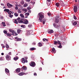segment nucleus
Listing matches in <instances>:
<instances>
[{
	"label": "nucleus",
	"mask_w": 79,
	"mask_h": 79,
	"mask_svg": "<svg viewBox=\"0 0 79 79\" xmlns=\"http://www.w3.org/2000/svg\"><path fill=\"white\" fill-rule=\"evenodd\" d=\"M34 75L35 76H37V74L36 73H34Z\"/></svg>",
	"instance_id": "603ef678"
},
{
	"label": "nucleus",
	"mask_w": 79,
	"mask_h": 79,
	"mask_svg": "<svg viewBox=\"0 0 79 79\" xmlns=\"http://www.w3.org/2000/svg\"><path fill=\"white\" fill-rule=\"evenodd\" d=\"M0 61H3V57H1L0 58Z\"/></svg>",
	"instance_id": "79ce46f5"
},
{
	"label": "nucleus",
	"mask_w": 79,
	"mask_h": 79,
	"mask_svg": "<svg viewBox=\"0 0 79 79\" xmlns=\"http://www.w3.org/2000/svg\"><path fill=\"white\" fill-rule=\"evenodd\" d=\"M31 1V0H26V2H29Z\"/></svg>",
	"instance_id": "bf43d9fd"
},
{
	"label": "nucleus",
	"mask_w": 79,
	"mask_h": 79,
	"mask_svg": "<svg viewBox=\"0 0 79 79\" xmlns=\"http://www.w3.org/2000/svg\"><path fill=\"white\" fill-rule=\"evenodd\" d=\"M43 42H48V39H46V38H44L43 39Z\"/></svg>",
	"instance_id": "2eb2a0df"
},
{
	"label": "nucleus",
	"mask_w": 79,
	"mask_h": 79,
	"mask_svg": "<svg viewBox=\"0 0 79 79\" xmlns=\"http://www.w3.org/2000/svg\"><path fill=\"white\" fill-rule=\"evenodd\" d=\"M35 44H36L35 43V42H33V43L32 44L33 45H35Z\"/></svg>",
	"instance_id": "8fccbe9b"
},
{
	"label": "nucleus",
	"mask_w": 79,
	"mask_h": 79,
	"mask_svg": "<svg viewBox=\"0 0 79 79\" xmlns=\"http://www.w3.org/2000/svg\"><path fill=\"white\" fill-rule=\"evenodd\" d=\"M24 74V73L23 72H21L19 73V76H23Z\"/></svg>",
	"instance_id": "a211bd4d"
},
{
	"label": "nucleus",
	"mask_w": 79,
	"mask_h": 79,
	"mask_svg": "<svg viewBox=\"0 0 79 79\" xmlns=\"http://www.w3.org/2000/svg\"><path fill=\"white\" fill-rule=\"evenodd\" d=\"M20 16L21 17V18H23L24 17V15H23V14H20Z\"/></svg>",
	"instance_id": "4be33fe9"
},
{
	"label": "nucleus",
	"mask_w": 79,
	"mask_h": 79,
	"mask_svg": "<svg viewBox=\"0 0 79 79\" xmlns=\"http://www.w3.org/2000/svg\"><path fill=\"white\" fill-rule=\"evenodd\" d=\"M31 3L33 5H34V4H35V2H32L31 1Z\"/></svg>",
	"instance_id": "09e8293b"
},
{
	"label": "nucleus",
	"mask_w": 79,
	"mask_h": 79,
	"mask_svg": "<svg viewBox=\"0 0 79 79\" xmlns=\"http://www.w3.org/2000/svg\"><path fill=\"white\" fill-rule=\"evenodd\" d=\"M1 19H3V16H1L0 17Z\"/></svg>",
	"instance_id": "0e129e2a"
},
{
	"label": "nucleus",
	"mask_w": 79,
	"mask_h": 79,
	"mask_svg": "<svg viewBox=\"0 0 79 79\" xmlns=\"http://www.w3.org/2000/svg\"><path fill=\"white\" fill-rule=\"evenodd\" d=\"M57 43H58V42L56 41H54V45H56V44H57Z\"/></svg>",
	"instance_id": "37998d69"
},
{
	"label": "nucleus",
	"mask_w": 79,
	"mask_h": 79,
	"mask_svg": "<svg viewBox=\"0 0 79 79\" xmlns=\"http://www.w3.org/2000/svg\"><path fill=\"white\" fill-rule=\"evenodd\" d=\"M74 19H77V18H76V16H74Z\"/></svg>",
	"instance_id": "6e6d98bb"
},
{
	"label": "nucleus",
	"mask_w": 79,
	"mask_h": 79,
	"mask_svg": "<svg viewBox=\"0 0 79 79\" xmlns=\"http://www.w3.org/2000/svg\"><path fill=\"white\" fill-rule=\"evenodd\" d=\"M55 21H56V23H58L59 22V19H58L56 18Z\"/></svg>",
	"instance_id": "412c9836"
},
{
	"label": "nucleus",
	"mask_w": 79,
	"mask_h": 79,
	"mask_svg": "<svg viewBox=\"0 0 79 79\" xmlns=\"http://www.w3.org/2000/svg\"><path fill=\"white\" fill-rule=\"evenodd\" d=\"M39 69L40 71H42V68H40Z\"/></svg>",
	"instance_id": "13d9d810"
},
{
	"label": "nucleus",
	"mask_w": 79,
	"mask_h": 79,
	"mask_svg": "<svg viewBox=\"0 0 79 79\" xmlns=\"http://www.w3.org/2000/svg\"><path fill=\"white\" fill-rule=\"evenodd\" d=\"M52 51L53 52H54V53H55V49L54 48H52Z\"/></svg>",
	"instance_id": "c756f323"
},
{
	"label": "nucleus",
	"mask_w": 79,
	"mask_h": 79,
	"mask_svg": "<svg viewBox=\"0 0 79 79\" xmlns=\"http://www.w3.org/2000/svg\"><path fill=\"white\" fill-rule=\"evenodd\" d=\"M2 26L4 27H5V26H6V24H5V22H2Z\"/></svg>",
	"instance_id": "f3484780"
},
{
	"label": "nucleus",
	"mask_w": 79,
	"mask_h": 79,
	"mask_svg": "<svg viewBox=\"0 0 79 79\" xmlns=\"http://www.w3.org/2000/svg\"><path fill=\"white\" fill-rule=\"evenodd\" d=\"M38 46L39 47H42V44L40 43H38Z\"/></svg>",
	"instance_id": "5701e85b"
},
{
	"label": "nucleus",
	"mask_w": 79,
	"mask_h": 79,
	"mask_svg": "<svg viewBox=\"0 0 79 79\" xmlns=\"http://www.w3.org/2000/svg\"><path fill=\"white\" fill-rule=\"evenodd\" d=\"M5 72L7 73H8L10 71H9V70L8 69H5Z\"/></svg>",
	"instance_id": "6ab92c4d"
},
{
	"label": "nucleus",
	"mask_w": 79,
	"mask_h": 79,
	"mask_svg": "<svg viewBox=\"0 0 79 79\" xmlns=\"http://www.w3.org/2000/svg\"><path fill=\"white\" fill-rule=\"evenodd\" d=\"M28 27L29 28H31V27H32V25H31V24L29 25L28 26Z\"/></svg>",
	"instance_id": "a18cd8bd"
},
{
	"label": "nucleus",
	"mask_w": 79,
	"mask_h": 79,
	"mask_svg": "<svg viewBox=\"0 0 79 79\" xmlns=\"http://www.w3.org/2000/svg\"><path fill=\"white\" fill-rule=\"evenodd\" d=\"M9 16L10 17V18H12L13 17V15H9Z\"/></svg>",
	"instance_id": "de8ad7c7"
},
{
	"label": "nucleus",
	"mask_w": 79,
	"mask_h": 79,
	"mask_svg": "<svg viewBox=\"0 0 79 79\" xmlns=\"http://www.w3.org/2000/svg\"><path fill=\"white\" fill-rule=\"evenodd\" d=\"M22 61L23 63H25V59L24 58H22Z\"/></svg>",
	"instance_id": "aec40b11"
},
{
	"label": "nucleus",
	"mask_w": 79,
	"mask_h": 79,
	"mask_svg": "<svg viewBox=\"0 0 79 79\" xmlns=\"http://www.w3.org/2000/svg\"><path fill=\"white\" fill-rule=\"evenodd\" d=\"M22 39L21 38H18L17 39V40L18 41H21Z\"/></svg>",
	"instance_id": "473e14b6"
},
{
	"label": "nucleus",
	"mask_w": 79,
	"mask_h": 79,
	"mask_svg": "<svg viewBox=\"0 0 79 79\" xmlns=\"http://www.w3.org/2000/svg\"><path fill=\"white\" fill-rule=\"evenodd\" d=\"M4 11H6V12H7V13H8L10 11V10L8 9H5L4 10Z\"/></svg>",
	"instance_id": "f8f14e48"
},
{
	"label": "nucleus",
	"mask_w": 79,
	"mask_h": 79,
	"mask_svg": "<svg viewBox=\"0 0 79 79\" xmlns=\"http://www.w3.org/2000/svg\"><path fill=\"white\" fill-rule=\"evenodd\" d=\"M7 6H8V8H10V7H13V5L11 4H10V3H7Z\"/></svg>",
	"instance_id": "0eeeda50"
},
{
	"label": "nucleus",
	"mask_w": 79,
	"mask_h": 79,
	"mask_svg": "<svg viewBox=\"0 0 79 79\" xmlns=\"http://www.w3.org/2000/svg\"><path fill=\"white\" fill-rule=\"evenodd\" d=\"M18 37H15V39H18Z\"/></svg>",
	"instance_id": "774afa93"
},
{
	"label": "nucleus",
	"mask_w": 79,
	"mask_h": 79,
	"mask_svg": "<svg viewBox=\"0 0 79 79\" xmlns=\"http://www.w3.org/2000/svg\"><path fill=\"white\" fill-rule=\"evenodd\" d=\"M10 32L11 33H12V35H18V34L16 32H15L14 30H9Z\"/></svg>",
	"instance_id": "f03ea898"
},
{
	"label": "nucleus",
	"mask_w": 79,
	"mask_h": 79,
	"mask_svg": "<svg viewBox=\"0 0 79 79\" xmlns=\"http://www.w3.org/2000/svg\"><path fill=\"white\" fill-rule=\"evenodd\" d=\"M63 31V30H60L59 31V33H62V32H64V31Z\"/></svg>",
	"instance_id": "7c9ffc66"
},
{
	"label": "nucleus",
	"mask_w": 79,
	"mask_h": 79,
	"mask_svg": "<svg viewBox=\"0 0 79 79\" xmlns=\"http://www.w3.org/2000/svg\"><path fill=\"white\" fill-rule=\"evenodd\" d=\"M25 27H26V26L25 25H21V27H23V28H24Z\"/></svg>",
	"instance_id": "a19ab883"
},
{
	"label": "nucleus",
	"mask_w": 79,
	"mask_h": 79,
	"mask_svg": "<svg viewBox=\"0 0 79 79\" xmlns=\"http://www.w3.org/2000/svg\"><path fill=\"white\" fill-rule=\"evenodd\" d=\"M60 5H61L62 6H64V3L62 1L60 2Z\"/></svg>",
	"instance_id": "dca6fc26"
},
{
	"label": "nucleus",
	"mask_w": 79,
	"mask_h": 79,
	"mask_svg": "<svg viewBox=\"0 0 79 79\" xmlns=\"http://www.w3.org/2000/svg\"><path fill=\"white\" fill-rule=\"evenodd\" d=\"M73 25H74V26L76 25L77 24V22H74L73 23Z\"/></svg>",
	"instance_id": "c9c22d12"
},
{
	"label": "nucleus",
	"mask_w": 79,
	"mask_h": 79,
	"mask_svg": "<svg viewBox=\"0 0 79 79\" xmlns=\"http://www.w3.org/2000/svg\"><path fill=\"white\" fill-rule=\"evenodd\" d=\"M56 6H57V7H58V6H60V4H59L58 3H56Z\"/></svg>",
	"instance_id": "b1692460"
},
{
	"label": "nucleus",
	"mask_w": 79,
	"mask_h": 79,
	"mask_svg": "<svg viewBox=\"0 0 79 79\" xmlns=\"http://www.w3.org/2000/svg\"><path fill=\"white\" fill-rule=\"evenodd\" d=\"M57 42L58 44H59V45H61V43L60 42V41L59 40H57Z\"/></svg>",
	"instance_id": "f704fd0d"
},
{
	"label": "nucleus",
	"mask_w": 79,
	"mask_h": 79,
	"mask_svg": "<svg viewBox=\"0 0 79 79\" xmlns=\"http://www.w3.org/2000/svg\"><path fill=\"white\" fill-rule=\"evenodd\" d=\"M9 55H11V52H10L9 53H8Z\"/></svg>",
	"instance_id": "680f3d73"
},
{
	"label": "nucleus",
	"mask_w": 79,
	"mask_h": 79,
	"mask_svg": "<svg viewBox=\"0 0 79 79\" xmlns=\"http://www.w3.org/2000/svg\"><path fill=\"white\" fill-rule=\"evenodd\" d=\"M24 22H23V24H27V23H28V21L27 20H24Z\"/></svg>",
	"instance_id": "9d476101"
},
{
	"label": "nucleus",
	"mask_w": 79,
	"mask_h": 79,
	"mask_svg": "<svg viewBox=\"0 0 79 79\" xmlns=\"http://www.w3.org/2000/svg\"><path fill=\"white\" fill-rule=\"evenodd\" d=\"M27 10H30V8L29 7H28L27 8Z\"/></svg>",
	"instance_id": "e2e57ef3"
},
{
	"label": "nucleus",
	"mask_w": 79,
	"mask_h": 79,
	"mask_svg": "<svg viewBox=\"0 0 79 79\" xmlns=\"http://www.w3.org/2000/svg\"><path fill=\"white\" fill-rule=\"evenodd\" d=\"M24 7H26V6H27V4H25L23 5Z\"/></svg>",
	"instance_id": "4c0bfd02"
},
{
	"label": "nucleus",
	"mask_w": 79,
	"mask_h": 79,
	"mask_svg": "<svg viewBox=\"0 0 79 79\" xmlns=\"http://www.w3.org/2000/svg\"><path fill=\"white\" fill-rule=\"evenodd\" d=\"M30 65L32 67H35V63L34 62H31L30 63Z\"/></svg>",
	"instance_id": "39448f33"
},
{
	"label": "nucleus",
	"mask_w": 79,
	"mask_h": 79,
	"mask_svg": "<svg viewBox=\"0 0 79 79\" xmlns=\"http://www.w3.org/2000/svg\"><path fill=\"white\" fill-rule=\"evenodd\" d=\"M6 58L7 59H9L10 58V56L8 55H6Z\"/></svg>",
	"instance_id": "c85d7f7f"
},
{
	"label": "nucleus",
	"mask_w": 79,
	"mask_h": 79,
	"mask_svg": "<svg viewBox=\"0 0 79 79\" xmlns=\"http://www.w3.org/2000/svg\"><path fill=\"white\" fill-rule=\"evenodd\" d=\"M15 10H18V7L17 6H16L15 7Z\"/></svg>",
	"instance_id": "4d7b16f0"
},
{
	"label": "nucleus",
	"mask_w": 79,
	"mask_h": 79,
	"mask_svg": "<svg viewBox=\"0 0 79 79\" xmlns=\"http://www.w3.org/2000/svg\"><path fill=\"white\" fill-rule=\"evenodd\" d=\"M6 48H9V46L7 44H6Z\"/></svg>",
	"instance_id": "72a5a7b5"
},
{
	"label": "nucleus",
	"mask_w": 79,
	"mask_h": 79,
	"mask_svg": "<svg viewBox=\"0 0 79 79\" xmlns=\"http://www.w3.org/2000/svg\"><path fill=\"white\" fill-rule=\"evenodd\" d=\"M39 16H40L39 18V20H40V22H43V24H44L46 21L45 19H44L43 20H42V19L44 18V16L43 13H40L39 14Z\"/></svg>",
	"instance_id": "f257e3e1"
},
{
	"label": "nucleus",
	"mask_w": 79,
	"mask_h": 79,
	"mask_svg": "<svg viewBox=\"0 0 79 79\" xmlns=\"http://www.w3.org/2000/svg\"><path fill=\"white\" fill-rule=\"evenodd\" d=\"M55 37H58V34H56L55 35Z\"/></svg>",
	"instance_id": "3c124183"
},
{
	"label": "nucleus",
	"mask_w": 79,
	"mask_h": 79,
	"mask_svg": "<svg viewBox=\"0 0 79 79\" xmlns=\"http://www.w3.org/2000/svg\"><path fill=\"white\" fill-rule=\"evenodd\" d=\"M30 50H35V48H30Z\"/></svg>",
	"instance_id": "cd10ccee"
},
{
	"label": "nucleus",
	"mask_w": 79,
	"mask_h": 79,
	"mask_svg": "<svg viewBox=\"0 0 79 79\" xmlns=\"http://www.w3.org/2000/svg\"><path fill=\"white\" fill-rule=\"evenodd\" d=\"M48 16H51V15H52L51 13H48Z\"/></svg>",
	"instance_id": "49530a36"
},
{
	"label": "nucleus",
	"mask_w": 79,
	"mask_h": 79,
	"mask_svg": "<svg viewBox=\"0 0 79 79\" xmlns=\"http://www.w3.org/2000/svg\"><path fill=\"white\" fill-rule=\"evenodd\" d=\"M18 57H14V60H18Z\"/></svg>",
	"instance_id": "ea45409f"
},
{
	"label": "nucleus",
	"mask_w": 79,
	"mask_h": 79,
	"mask_svg": "<svg viewBox=\"0 0 79 79\" xmlns=\"http://www.w3.org/2000/svg\"><path fill=\"white\" fill-rule=\"evenodd\" d=\"M8 13V15H11V14H12V11L10 10Z\"/></svg>",
	"instance_id": "e433bc0d"
},
{
	"label": "nucleus",
	"mask_w": 79,
	"mask_h": 79,
	"mask_svg": "<svg viewBox=\"0 0 79 79\" xmlns=\"http://www.w3.org/2000/svg\"><path fill=\"white\" fill-rule=\"evenodd\" d=\"M27 32V35H30L31 33L32 32V30H29L26 31Z\"/></svg>",
	"instance_id": "20e7f679"
},
{
	"label": "nucleus",
	"mask_w": 79,
	"mask_h": 79,
	"mask_svg": "<svg viewBox=\"0 0 79 79\" xmlns=\"http://www.w3.org/2000/svg\"><path fill=\"white\" fill-rule=\"evenodd\" d=\"M21 70V68H17L16 69V72L17 73H19V72H20V71Z\"/></svg>",
	"instance_id": "ddd939ff"
},
{
	"label": "nucleus",
	"mask_w": 79,
	"mask_h": 79,
	"mask_svg": "<svg viewBox=\"0 0 79 79\" xmlns=\"http://www.w3.org/2000/svg\"><path fill=\"white\" fill-rule=\"evenodd\" d=\"M73 10L75 13H76L77 11V7L76 6H74L73 7Z\"/></svg>",
	"instance_id": "423d86ee"
},
{
	"label": "nucleus",
	"mask_w": 79,
	"mask_h": 79,
	"mask_svg": "<svg viewBox=\"0 0 79 79\" xmlns=\"http://www.w3.org/2000/svg\"><path fill=\"white\" fill-rule=\"evenodd\" d=\"M25 63H27V60H25Z\"/></svg>",
	"instance_id": "69168bd1"
},
{
	"label": "nucleus",
	"mask_w": 79,
	"mask_h": 79,
	"mask_svg": "<svg viewBox=\"0 0 79 79\" xmlns=\"http://www.w3.org/2000/svg\"><path fill=\"white\" fill-rule=\"evenodd\" d=\"M20 17H18L17 19V21H18V22L19 23H23V21H24V19H21Z\"/></svg>",
	"instance_id": "7ed1b4c3"
},
{
	"label": "nucleus",
	"mask_w": 79,
	"mask_h": 79,
	"mask_svg": "<svg viewBox=\"0 0 79 79\" xmlns=\"http://www.w3.org/2000/svg\"><path fill=\"white\" fill-rule=\"evenodd\" d=\"M18 19H13V21H14V23L15 24H18V21H17Z\"/></svg>",
	"instance_id": "1a4fd4ad"
},
{
	"label": "nucleus",
	"mask_w": 79,
	"mask_h": 79,
	"mask_svg": "<svg viewBox=\"0 0 79 79\" xmlns=\"http://www.w3.org/2000/svg\"><path fill=\"white\" fill-rule=\"evenodd\" d=\"M29 13H27L25 14V16H29Z\"/></svg>",
	"instance_id": "a878e982"
},
{
	"label": "nucleus",
	"mask_w": 79,
	"mask_h": 79,
	"mask_svg": "<svg viewBox=\"0 0 79 79\" xmlns=\"http://www.w3.org/2000/svg\"><path fill=\"white\" fill-rule=\"evenodd\" d=\"M27 9H23V11H25V13L27 12Z\"/></svg>",
	"instance_id": "58836bf2"
},
{
	"label": "nucleus",
	"mask_w": 79,
	"mask_h": 79,
	"mask_svg": "<svg viewBox=\"0 0 79 79\" xmlns=\"http://www.w3.org/2000/svg\"><path fill=\"white\" fill-rule=\"evenodd\" d=\"M21 3L22 5H23V4H24V2L23 1H22L21 2Z\"/></svg>",
	"instance_id": "5fc2aeb1"
},
{
	"label": "nucleus",
	"mask_w": 79,
	"mask_h": 79,
	"mask_svg": "<svg viewBox=\"0 0 79 79\" xmlns=\"http://www.w3.org/2000/svg\"><path fill=\"white\" fill-rule=\"evenodd\" d=\"M58 48H62V46H61V45L60 44V45L58 46Z\"/></svg>",
	"instance_id": "c03bdc74"
},
{
	"label": "nucleus",
	"mask_w": 79,
	"mask_h": 79,
	"mask_svg": "<svg viewBox=\"0 0 79 79\" xmlns=\"http://www.w3.org/2000/svg\"><path fill=\"white\" fill-rule=\"evenodd\" d=\"M21 30H17V33L18 34H19L21 33Z\"/></svg>",
	"instance_id": "bb28decb"
},
{
	"label": "nucleus",
	"mask_w": 79,
	"mask_h": 79,
	"mask_svg": "<svg viewBox=\"0 0 79 79\" xmlns=\"http://www.w3.org/2000/svg\"><path fill=\"white\" fill-rule=\"evenodd\" d=\"M22 69H23V70H24V71H26V70L27 69V68L25 66H23V67L22 68H21Z\"/></svg>",
	"instance_id": "9b49d317"
},
{
	"label": "nucleus",
	"mask_w": 79,
	"mask_h": 79,
	"mask_svg": "<svg viewBox=\"0 0 79 79\" xmlns=\"http://www.w3.org/2000/svg\"><path fill=\"white\" fill-rule=\"evenodd\" d=\"M48 32L49 34H52V33H53V30H48Z\"/></svg>",
	"instance_id": "6e6552de"
},
{
	"label": "nucleus",
	"mask_w": 79,
	"mask_h": 79,
	"mask_svg": "<svg viewBox=\"0 0 79 79\" xmlns=\"http://www.w3.org/2000/svg\"><path fill=\"white\" fill-rule=\"evenodd\" d=\"M25 60H27V57H26L25 58Z\"/></svg>",
	"instance_id": "338daca9"
},
{
	"label": "nucleus",
	"mask_w": 79,
	"mask_h": 79,
	"mask_svg": "<svg viewBox=\"0 0 79 79\" xmlns=\"http://www.w3.org/2000/svg\"><path fill=\"white\" fill-rule=\"evenodd\" d=\"M14 15L16 17H17L18 16V14L17 13H14Z\"/></svg>",
	"instance_id": "393cba45"
},
{
	"label": "nucleus",
	"mask_w": 79,
	"mask_h": 79,
	"mask_svg": "<svg viewBox=\"0 0 79 79\" xmlns=\"http://www.w3.org/2000/svg\"><path fill=\"white\" fill-rule=\"evenodd\" d=\"M1 5H2V6H4V4H3V3L1 4Z\"/></svg>",
	"instance_id": "052dcab7"
},
{
	"label": "nucleus",
	"mask_w": 79,
	"mask_h": 79,
	"mask_svg": "<svg viewBox=\"0 0 79 79\" xmlns=\"http://www.w3.org/2000/svg\"><path fill=\"white\" fill-rule=\"evenodd\" d=\"M3 32L4 34H7V31H6V30H4L3 31Z\"/></svg>",
	"instance_id": "2f4dec72"
},
{
	"label": "nucleus",
	"mask_w": 79,
	"mask_h": 79,
	"mask_svg": "<svg viewBox=\"0 0 79 79\" xmlns=\"http://www.w3.org/2000/svg\"><path fill=\"white\" fill-rule=\"evenodd\" d=\"M18 13H21V10H18Z\"/></svg>",
	"instance_id": "864d4df0"
},
{
	"label": "nucleus",
	"mask_w": 79,
	"mask_h": 79,
	"mask_svg": "<svg viewBox=\"0 0 79 79\" xmlns=\"http://www.w3.org/2000/svg\"><path fill=\"white\" fill-rule=\"evenodd\" d=\"M6 35H7V36H9V37H11V36L12 35V34H10L8 33H6Z\"/></svg>",
	"instance_id": "4468645a"
}]
</instances>
